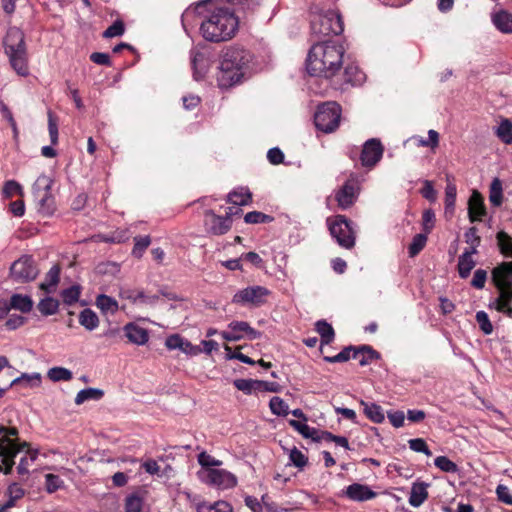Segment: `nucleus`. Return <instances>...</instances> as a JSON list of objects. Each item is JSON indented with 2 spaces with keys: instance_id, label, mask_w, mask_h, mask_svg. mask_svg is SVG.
Here are the masks:
<instances>
[{
  "instance_id": "a878e982",
  "label": "nucleus",
  "mask_w": 512,
  "mask_h": 512,
  "mask_svg": "<svg viewBox=\"0 0 512 512\" xmlns=\"http://www.w3.org/2000/svg\"><path fill=\"white\" fill-rule=\"evenodd\" d=\"M9 307L22 313H29L33 308V300L28 295L13 294L9 301Z\"/></svg>"
},
{
  "instance_id": "0eeeda50",
  "label": "nucleus",
  "mask_w": 512,
  "mask_h": 512,
  "mask_svg": "<svg viewBox=\"0 0 512 512\" xmlns=\"http://www.w3.org/2000/svg\"><path fill=\"white\" fill-rule=\"evenodd\" d=\"M312 33L319 36L339 35L344 30L342 17L337 10L315 15L311 21Z\"/></svg>"
},
{
  "instance_id": "338daca9",
  "label": "nucleus",
  "mask_w": 512,
  "mask_h": 512,
  "mask_svg": "<svg viewBox=\"0 0 512 512\" xmlns=\"http://www.w3.org/2000/svg\"><path fill=\"white\" fill-rule=\"evenodd\" d=\"M387 417L390 421V423L395 427V428H400L404 425V421H405V414L403 411H400V410H397V411H389L387 413Z\"/></svg>"
},
{
  "instance_id": "4be33fe9",
  "label": "nucleus",
  "mask_w": 512,
  "mask_h": 512,
  "mask_svg": "<svg viewBox=\"0 0 512 512\" xmlns=\"http://www.w3.org/2000/svg\"><path fill=\"white\" fill-rule=\"evenodd\" d=\"M6 495L8 500L0 505V512H8L13 508L16 502L24 497L25 490L18 483H11L6 490Z\"/></svg>"
},
{
  "instance_id": "8fccbe9b",
  "label": "nucleus",
  "mask_w": 512,
  "mask_h": 512,
  "mask_svg": "<svg viewBox=\"0 0 512 512\" xmlns=\"http://www.w3.org/2000/svg\"><path fill=\"white\" fill-rule=\"evenodd\" d=\"M134 247L132 250L133 256L136 258H141L143 253L148 248L151 243L149 236H137L134 238Z\"/></svg>"
},
{
  "instance_id": "c756f323",
  "label": "nucleus",
  "mask_w": 512,
  "mask_h": 512,
  "mask_svg": "<svg viewBox=\"0 0 512 512\" xmlns=\"http://www.w3.org/2000/svg\"><path fill=\"white\" fill-rule=\"evenodd\" d=\"M103 396L104 391L102 389L89 387L86 389H82L77 393L75 397V404L81 405L84 402L90 400L99 401L103 398Z\"/></svg>"
},
{
  "instance_id": "ea45409f",
  "label": "nucleus",
  "mask_w": 512,
  "mask_h": 512,
  "mask_svg": "<svg viewBox=\"0 0 512 512\" xmlns=\"http://www.w3.org/2000/svg\"><path fill=\"white\" fill-rule=\"evenodd\" d=\"M497 137L505 144H512V122L503 119L495 130Z\"/></svg>"
},
{
  "instance_id": "f257e3e1",
  "label": "nucleus",
  "mask_w": 512,
  "mask_h": 512,
  "mask_svg": "<svg viewBox=\"0 0 512 512\" xmlns=\"http://www.w3.org/2000/svg\"><path fill=\"white\" fill-rule=\"evenodd\" d=\"M345 47L340 39L315 43L309 50L306 69L312 76L332 78L343 66Z\"/></svg>"
},
{
  "instance_id": "58836bf2",
  "label": "nucleus",
  "mask_w": 512,
  "mask_h": 512,
  "mask_svg": "<svg viewBox=\"0 0 512 512\" xmlns=\"http://www.w3.org/2000/svg\"><path fill=\"white\" fill-rule=\"evenodd\" d=\"M252 195L248 189L240 188L228 194V202L236 206L247 205L251 201Z\"/></svg>"
},
{
  "instance_id": "c9c22d12",
  "label": "nucleus",
  "mask_w": 512,
  "mask_h": 512,
  "mask_svg": "<svg viewBox=\"0 0 512 512\" xmlns=\"http://www.w3.org/2000/svg\"><path fill=\"white\" fill-rule=\"evenodd\" d=\"M317 333L321 336L322 344H329L333 341L335 333L333 327L325 320H319L315 324Z\"/></svg>"
},
{
  "instance_id": "a19ab883",
  "label": "nucleus",
  "mask_w": 512,
  "mask_h": 512,
  "mask_svg": "<svg viewBox=\"0 0 512 512\" xmlns=\"http://www.w3.org/2000/svg\"><path fill=\"white\" fill-rule=\"evenodd\" d=\"M457 189L453 183H448L445 188V214L452 216L455 209Z\"/></svg>"
},
{
  "instance_id": "39448f33",
  "label": "nucleus",
  "mask_w": 512,
  "mask_h": 512,
  "mask_svg": "<svg viewBox=\"0 0 512 512\" xmlns=\"http://www.w3.org/2000/svg\"><path fill=\"white\" fill-rule=\"evenodd\" d=\"M3 44L13 70L20 76H27L29 68L23 32L16 27L9 28Z\"/></svg>"
},
{
  "instance_id": "72a5a7b5",
  "label": "nucleus",
  "mask_w": 512,
  "mask_h": 512,
  "mask_svg": "<svg viewBox=\"0 0 512 512\" xmlns=\"http://www.w3.org/2000/svg\"><path fill=\"white\" fill-rule=\"evenodd\" d=\"M489 201L495 207H499L503 202V188L499 178H494L490 184Z\"/></svg>"
},
{
  "instance_id": "680f3d73",
  "label": "nucleus",
  "mask_w": 512,
  "mask_h": 512,
  "mask_svg": "<svg viewBox=\"0 0 512 512\" xmlns=\"http://www.w3.org/2000/svg\"><path fill=\"white\" fill-rule=\"evenodd\" d=\"M3 194L7 198H11L14 195H21L22 196L23 195V190H22L21 185L18 182L14 181V180H9L4 185Z\"/></svg>"
},
{
  "instance_id": "f3484780",
  "label": "nucleus",
  "mask_w": 512,
  "mask_h": 512,
  "mask_svg": "<svg viewBox=\"0 0 512 512\" xmlns=\"http://www.w3.org/2000/svg\"><path fill=\"white\" fill-rule=\"evenodd\" d=\"M343 495L352 501L363 502L375 498L377 494L367 485L353 483L346 487Z\"/></svg>"
},
{
  "instance_id": "6e6552de",
  "label": "nucleus",
  "mask_w": 512,
  "mask_h": 512,
  "mask_svg": "<svg viewBox=\"0 0 512 512\" xmlns=\"http://www.w3.org/2000/svg\"><path fill=\"white\" fill-rule=\"evenodd\" d=\"M327 222L331 236L341 247L345 249L354 247L356 232L351 221L343 215H337L333 219L329 218Z\"/></svg>"
},
{
  "instance_id": "cd10ccee",
  "label": "nucleus",
  "mask_w": 512,
  "mask_h": 512,
  "mask_svg": "<svg viewBox=\"0 0 512 512\" xmlns=\"http://www.w3.org/2000/svg\"><path fill=\"white\" fill-rule=\"evenodd\" d=\"M288 423L294 430H296L306 439H312L314 441H319L321 439L318 436V430L308 426L304 421L291 419L288 421Z\"/></svg>"
},
{
  "instance_id": "37998d69",
  "label": "nucleus",
  "mask_w": 512,
  "mask_h": 512,
  "mask_svg": "<svg viewBox=\"0 0 512 512\" xmlns=\"http://www.w3.org/2000/svg\"><path fill=\"white\" fill-rule=\"evenodd\" d=\"M500 252L506 257H512V237L504 231L496 235Z\"/></svg>"
},
{
  "instance_id": "ddd939ff",
  "label": "nucleus",
  "mask_w": 512,
  "mask_h": 512,
  "mask_svg": "<svg viewBox=\"0 0 512 512\" xmlns=\"http://www.w3.org/2000/svg\"><path fill=\"white\" fill-rule=\"evenodd\" d=\"M201 479L208 485L218 489H231L237 485V478L224 469L208 468L201 474Z\"/></svg>"
},
{
  "instance_id": "423d86ee",
  "label": "nucleus",
  "mask_w": 512,
  "mask_h": 512,
  "mask_svg": "<svg viewBox=\"0 0 512 512\" xmlns=\"http://www.w3.org/2000/svg\"><path fill=\"white\" fill-rule=\"evenodd\" d=\"M492 282L499 291L496 309L504 311L512 301V261L502 262L492 270Z\"/></svg>"
},
{
  "instance_id": "1a4fd4ad",
  "label": "nucleus",
  "mask_w": 512,
  "mask_h": 512,
  "mask_svg": "<svg viewBox=\"0 0 512 512\" xmlns=\"http://www.w3.org/2000/svg\"><path fill=\"white\" fill-rule=\"evenodd\" d=\"M341 107L336 102H326L318 106L314 116L315 126L318 130L331 133L340 123Z\"/></svg>"
},
{
  "instance_id": "0e129e2a",
  "label": "nucleus",
  "mask_w": 512,
  "mask_h": 512,
  "mask_svg": "<svg viewBox=\"0 0 512 512\" xmlns=\"http://www.w3.org/2000/svg\"><path fill=\"white\" fill-rule=\"evenodd\" d=\"M487 280V272L484 269H477L474 272L471 285L476 289H483Z\"/></svg>"
},
{
  "instance_id": "f704fd0d",
  "label": "nucleus",
  "mask_w": 512,
  "mask_h": 512,
  "mask_svg": "<svg viewBox=\"0 0 512 512\" xmlns=\"http://www.w3.org/2000/svg\"><path fill=\"white\" fill-rule=\"evenodd\" d=\"M364 406L365 415L374 423H382L385 419V415L381 406L375 403L361 402Z\"/></svg>"
},
{
  "instance_id": "bf43d9fd",
  "label": "nucleus",
  "mask_w": 512,
  "mask_h": 512,
  "mask_svg": "<svg viewBox=\"0 0 512 512\" xmlns=\"http://www.w3.org/2000/svg\"><path fill=\"white\" fill-rule=\"evenodd\" d=\"M409 448L414 452L424 453L426 456H431L432 452L422 438H414L408 441Z\"/></svg>"
},
{
  "instance_id": "4c0bfd02",
  "label": "nucleus",
  "mask_w": 512,
  "mask_h": 512,
  "mask_svg": "<svg viewBox=\"0 0 512 512\" xmlns=\"http://www.w3.org/2000/svg\"><path fill=\"white\" fill-rule=\"evenodd\" d=\"M345 82L352 85L361 84L364 79V73L356 65H347L344 70Z\"/></svg>"
},
{
  "instance_id": "e2e57ef3",
  "label": "nucleus",
  "mask_w": 512,
  "mask_h": 512,
  "mask_svg": "<svg viewBox=\"0 0 512 512\" xmlns=\"http://www.w3.org/2000/svg\"><path fill=\"white\" fill-rule=\"evenodd\" d=\"M125 27L122 21L117 20L111 26H109L103 33L105 38H113L123 35Z\"/></svg>"
},
{
  "instance_id": "f03ea898",
  "label": "nucleus",
  "mask_w": 512,
  "mask_h": 512,
  "mask_svg": "<svg viewBox=\"0 0 512 512\" xmlns=\"http://www.w3.org/2000/svg\"><path fill=\"white\" fill-rule=\"evenodd\" d=\"M27 448L17 466L19 475L29 474V468L38 457V451L29 448L27 442H19L18 430L15 427L0 426V473L11 474L17 454Z\"/></svg>"
},
{
  "instance_id": "864d4df0",
  "label": "nucleus",
  "mask_w": 512,
  "mask_h": 512,
  "mask_svg": "<svg viewBox=\"0 0 512 512\" xmlns=\"http://www.w3.org/2000/svg\"><path fill=\"white\" fill-rule=\"evenodd\" d=\"M434 464H435V466L437 468H439L443 472L455 473V472L458 471V467H457L456 463L451 461L446 456H438V457H436L435 460H434Z\"/></svg>"
},
{
  "instance_id": "f8f14e48",
  "label": "nucleus",
  "mask_w": 512,
  "mask_h": 512,
  "mask_svg": "<svg viewBox=\"0 0 512 512\" xmlns=\"http://www.w3.org/2000/svg\"><path fill=\"white\" fill-rule=\"evenodd\" d=\"M270 291L263 286H250L234 294L232 302L240 305L261 306L266 302Z\"/></svg>"
},
{
  "instance_id": "13d9d810",
  "label": "nucleus",
  "mask_w": 512,
  "mask_h": 512,
  "mask_svg": "<svg viewBox=\"0 0 512 512\" xmlns=\"http://www.w3.org/2000/svg\"><path fill=\"white\" fill-rule=\"evenodd\" d=\"M476 321L484 334L489 335L493 331V326L489 320L488 314L485 311H478L476 313Z\"/></svg>"
},
{
  "instance_id": "dca6fc26",
  "label": "nucleus",
  "mask_w": 512,
  "mask_h": 512,
  "mask_svg": "<svg viewBox=\"0 0 512 512\" xmlns=\"http://www.w3.org/2000/svg\"><path fill=\"white\" fill-rule=\"evenodd\" d=\"M383 155V146L377 139H370L366 141L361 153V163L366 167L375 166Z\"/></svg>"
},
{
  "instance_id": "4468645a",
  "label": "nucleus",
  "mask_w": 512,
  "mask_h": 512,
  "mask_svg": "<svg viewBox=\"0 0 512 512\" xmlns=\"http://www.w3.org/2000/svg\"><path fill=\"white\" fill-rule=\"evenodd\" d=\"M232 212H226L225 216H219L211 210L204 213V227L207 233L212 235L226 234L232 227Z\"/></svg>"
},
{
  "instance_id": "9b49d317",
  "label": "nucleus",
  "mask_w": 512,
  "mask_h": 512,
  "mask_svg": "<svg viewBox=\"0 0 512 512\" xmlns=\"http://www.w3.org/2000/svg\"><path fill=\"white\" fill-rule=\"evenodd\" d=\"M39 268L30 255H22L10 266V278L17 283H28L37 278Z\"/></svg>"
},
{
  "instance_id": "473e14b6",
  "label": "nucleus",
  "mask_w": 512,
  "mask_h": 512,
  "mask_svg": "<svg viewBox=\"0 0 512 512\" xmlns=\"http://www.w3.org/2000/svg\"><path fill=\"white\" fill-rule=\"evenodd\" d=\"M96 306L103 313L115 314L119 309L118 302L114 298H112L108 295H105V294H101V295L97 296Z\"/></svg>"
},
{
  "instance_id": "774afa93",
  "label": "nucleus",
  "mask_w": 512,
  "mask_h": 512,
  "mask_svg": "<svg viewBox=\"0 0 512 512\" xmlns=\"http://www.w3.org/2000/svg\"><path fill=\"white\" fill-rule=\"evenodd\" d=\"M198 462L202 467H216L221 465V461L215 459L206 452H201L198 455Z\"/></svg>"
},
{
  "instance_id": "5fc2aeb1",
  "label": "nucleus",
  "mask_w": 512,
  "mask_h": 512,
  "mask_svg": "<svg viewBox=\"0 0 512 512\" xmlns=\"http://www.w3.org/2000/svg\"><path fill=\"white\" fill-rule=\"evenodd\" d=\"M289 460L299 469H303L308 463V458L296 447L289 451Z\"/></svg>"
},
{
  "instance_id": "2f4dec72",
  "label": "nucleus",
  "mask_w": 512,
  "mask_h": 512,
  "mask_svg": "<svg viewBox=\"0 0 512 512\" xmlns=\"http://www.w3.org/2000/svg\"><path fill=\"white\" fill-rule=\"evenodd\" d=\"M79 323L88 331H93L99 325V318L92 309L85 308L79 314Z\"/></svg>"
},
{
  "instance_id": "3c124183",
  "label": "nucleus",
  "mask_w": 512,
  "mask_h": 512,
  "mask_svg": "<svg viewBox=\"0 0 512 512\" xmlns=\"http://www.w3.org/2000/svg\"><path fill=\"white\" fill-rule=\"evenodd\" d=\"M80 294V287L78 285H73L67 289H64L61 293V297L65 304L72 305L78 301Z\"/></svg>"
},
{
  "instance_id": "a211bd4d",
  "label": "nucleus",
  "mask_w": 512,
  "mask_h": 512,
  "mask_svg": "<svg viewBox=\"0 0 512 512\" xmlns=\"http://www.w3.org/2000/svg\"><path fill=\"white\" fill-rule=\"evenodd\" d=\"M486 214L482 195L474 190L468 201V215L471 222L481 221Z\"/></svg>"
},
{
  "instance_id": "6ab92c4d",
  "label": "nucleus",
  "mask_w": 512,
  "mask_h": 512,
  "mask_svg": "<svg viewBox=\"0 0 512 512\" xmlns=\"http://www.w3.org/2000/svg\"><path fill=\"white\" fill-rule=\"evenodd\" d=\"M125 332V336L129 340V342L136 345H144L149 340V334L147 329L135 324L128 323L123 327Z\"/></svg>"
},
{
  "instance_id": "c85d7f7f",
  "label": "nucleus",
  "mask_w": 512,
  "mask_h": 512,
  "mask_svg": "<svg viewBox=\"0 0 512 512\" xmlns=\"http://www.w3.org/2000/svg\"><path fill=\"white\" fill-rule=\"evenodd\" d=\"M197 512H233L232 506L226 501H216L215 503L198 502L195 505Z\"/></svg>"
},
{
  "instance_id": "79ce46f5",
  "label": "nucleus",
  "mask_w": 512,
  "mask_h": 512,
  "mask_svg": "<svg viewBox=\"0 0 512 512\" xmlns=\"http://www.w3.org/2000/svg\"><path fill=\"white\" fill-rule=\"evenodd\" d=\"M412 140L417 146L430 147L435 149L439 145V133L436 130L430 129L428 131V139H424L420 136L412 137Z\"/></svg>"
},
{
  "instance_id": "9d476101",
  "label": "nucleus",
  "mask_w": 512,
  "mask_h": 512,
  "mask_svg": "<svg viewBox=\"0 0 512 512\" xmlns=\"http://www.w3.org/2000/svg\"><path fill=\"white\" fill-rule=\"evenodd\" d=\"M52 183L49 176L40 175L33 185V193L38 199V211L44 216H51L56 209L54 198L50 192Z\"/></svg>"
},
{
  "instance_id": "69168bd1",
  "label": "nucleus",
  "mask_w": 512,
  "mask_h": 512,
  "mask_svg": "<svg viewBox=\"0 0 512 512\" xmlns=\"http://www.w3.org/2000/svg\"><path fill=\"white\" fill-rule=\"evenodd\" d=\"M496 494L501 502L512 505V493L506 485H498L496 488Z\"/></svg>"
},
{
  "instance_id": "b1692460",
  "label": "nucleus",
  "mask_w": 512,
  "mask_h": 512,
  "mask_svg": "<svg viewBox=\"0 0 512 512\" xmlns=\"http://www.w3.org/2000/svg\"><path fill=\"white\" fill-rule=\"evenodd\" d=\"M379 358V353L375 351L372 347L363 345L356 349V351L352 354V359L358 361L359 365L366 366L370 364L374 359Z\"/></svg>"
},
{
  "instance_id": "20e7f679",
  "label": "nucleus",
  "mask_w": 512,
  "mask_h": 512,
  "mask_svg": "<svg viewBox=\"0 0 512 512\" xmlns=\"http://www.w3.org/2000/svg\"><path fill=\"white\" fill-rule=\"evenodd\" d=\"M250 61V54L243 48L227 49L220 64L217 81L220 87L228 88L239 83L244 76V68Z\"/></svg>"
},
{
  "instance_id": "603ef678",
  "label": "nucleus",
  "mask_w": 512,
  "mask_h": 512,
  "mask_svg": "<svg viewBox=\"0 0 512 512\" xmlns=\"http://www.w3.org/2000/svg\"><path fill=\"white\" fill-rule=\"evenodd\" d=\"M143 499L137 494H131L125 500V512H141Z\"/></svg>"
},
{
  "instance_id": "052dcab7",
  "label": "nucleus",
  "mask_w": 512,
  "mask_h": 512,
  "mask_svg": "<svg viewBox=\"0 0 512 512\" xmlns=\"http://www.w3.org/2000/svg\"><path fill=\"white\" fill-rule=\"evenodd\" d=\"M244 220L246 223H249V224H258V223L269 222L272 220V218L269 215H266L262 212L252 211V212H248L245 215Z\"/></svg>"
},
{
  "instance_id": "412c9836",
  "label": "nucleus",
  "mask_w": 512,
  "mask_h": 512,
  "mask_svg": "<svg viewBox=\"0 0 512 512\" xmlns=\"http://www.w3.org/2000/svg\"><path fill=\"white\" fill-rule=\"evenodd\" d=\"M228 329L233 330L236 335H241L242 339L256 340L261 337V332L252 328L246 321H232L228 324Z\"/></svg>"
},
{
  "instance_id": "393cba45",
  "label": "nucleus",
  "mask_w": 512,
  "mask_h": 512,
  "mask_svg": "<svg viewBox=\"0 0 512 512\" xmlns=\"http://www.w3.org/2000/svg\"><path fill=\"white\" fill-rule=\"evenodd\" d=\"M492 22L502 33H512V14L501 10L492 16Z\"/></svg>"
},
{
  "instance_id": "aec40b11",
  "label": "nucleus",
  "mask_w": 512,
  "mask_h": 512,
  "mask_svg": "<svg viewBox=\"0 0 512 512\" xmlns=\"http://www.w3.org/2000/svg\"><path fill=\"white\" fill-rule=\"evenodd\" d=\"M191 62L194 79L197 81L202 80L210 67L209 59L205 56V54L201 52H195L192 55Z\"/></svg>"
},
{
  "instance_id": "de8ad7c7",
  "label": "nucleus",
  "mask_w": 512,
  "mask_h": 512,
  "mask_svg": "<svg viewBox=\"0 0 512 512\" xmlns=\"http://www.w3.org/2000/svg\"><path fill=\"white\" fill-rule=\"evenodd\" d=\"M58 307L59 302L52 297H46L38 303V309L40 313L45 316L55 314L58 310Z\"/></svg>"
},
{
  "instance_id": "7ed1b4c3",
  "label": "nucleus",
  "mask_w": 512,
  "mask_h": 512,
  "mask_svg": "<svg viewBox=\"0 0 512 512\" xmlns=\"http://www.w3.org/2000/svg\"><path fill=\"white\" fill-rule=\"evenodd\" d=\"M239 21L234 12L225 7H215L201 22L200 32L210 42L230 40L238 30Z\"/></svg>"
},
{
  "instance_id": "bb28decb",
  "label": "nucleus",
  "mask_w": 512,
  "mask_h": 512,
  "mask_svg": "<svg viewBox=\"0 0 512 512\" xmlns=\"http://www.w3.org/2000/svg\"><path fill=\"white\" fill-rule=\"evenodd\" d=\"M42 381L40 373L34 372L31 374L23 373L19 377L15 378L10 386H22L24 388H36L39 387Z\"/></svg>"
},
{
  "instance_id": "c03bdc74",
  "label": "nucleus",
  "mask_w": 512,
  "mask_h": 512,
  "mask_svg": "<svg viewBox=\"0 0 512 512\" xmlns=\"http://www.w3.org/2000/svg\"><path fill=\"white\" fill-rule=\"evenodd\" d=\"M233 384L238 390L245 394H251L253 391L259 390L262 383L261 380L236 379Z\"/></svg>"
},
{
  "instance_id": "2eb2a0df",
  "label": "nucleus",
  "mask_w": 512,
  "mask_h": 512,
  "mask_svg": "<svg viewBox=\"0 0 512 512\" xmlns=\"http://www.w3.org/2000/svg\"><path fill=\"white\" fill-rule=\"evenodd\" d=\"M358 189V184L355 180H347L335 194L338 206L343 210L350 208L358 197Z\"/></svg>"
},
{
  "instance_id": "09e8293b",
  "label": "nucleus",
  "mask_w": 512,
  "mask_h": 512,
  "mask_svg": "<svg viewBox=\"0 0 512 512\" xmlns=\"http://www.w3.org/2000/svg\"><path fill=\"white\" fill-rule=\"evenodd\" d=\"M63 487L64 481L58 475L51 473L45 475V490L49 494H52Z\"/></svg>"
},
{
  "instance_id": "6e6d98bb",
  "label": "nucleus",
  "mask_w": 512,
  "mask_h": 512,
  "mask_svg": "<svg viewBox=\"0 0 512 512\" xmlns=\"http://www.w3.org/2000/svg\"><path fill=\"white\" fill-rule=\"evenodd\" d=\"M426 241L427 237L424 234L415 235L408 247L410 257L416 256L424 248Z\"/></svg>"
},
{
  "instance_id": "a18cd8bd",
  "label": "nucleus",
  "mask_w": 512,
  "mask_h": 512,
  "mask_svg": "<svg viewBox=\"0 0 512 512\" xmlns=\"http://www.w3.org/2000/svg\"><path fill=\"white\" fill-rule=\"evenodd\" d=\"M48 378L53 382L69 381L72 379V372L64 367H52L47 372Z\"/></svg>"
},
{
  "instance_id": "7c9ffc66",
  "label": "nucleus",
  "mask_w": 512,
  "mask_h": 512,
  "mask_svg": "<svg viewBox=\"0 0 512 512\" xmlns=\"http://www.w3.org/2000/svg\"><path fill=\"white\" fill-rule=\"evenodd\" d=\"M60 276V268L57 265H54L47 272L46 277L43 282L40 284V289L44 290L47 293H51L54 291L55 287L59 282Z\"/></svg>"
},
{
  "instance_id": "5701e85b",
  "label": "nucleus",
  "mask_w": 512,
  "mask_h": 512,
  "mask_svg": "<svg viewBox=\"0 0 512 512\" xmlns=\"http://www.w3.org/2000/svg\"><path fill=\"white\" fill-rule=\"evenodd\" d=\"M428 484L424 482L414 483L409 496V504L413 507L421 506L428 498Z\"/></svg>"
},
{
  "instance_id": "49530a36",
  "label": "nucleus",
  "mask_w": 512,
  "mask_h": 512,
  "mask_svg": "<svg viewBox=\"0 0 512 512\" xmlns=\"http://www.w3.org/2000/svg\"><path fill=\"white\" fill-rule=\"evenodd\" d=\"M269 407L271 412L277 416H287L290 413L288 404L278 396L270 399Z\"/></svg>"
},
{
  "instance_id": "e433bc0d",
  "label": "nucleus",
  "mask_w": 512,
  "mask_h": 512,
  "mask_svg": "<svg viewBox=\"0 0 512 512\" xmlns=\"http://www.w3.org/2000/svg\"><path fill=\"white\" fill-rule=\"evenodd\" d=\"M476 262L471 258L468 253H462L458 258V273L462 279L467 278L472 269L475 267Z\"/></svg>"
},
{
  "instance_id": "4d7b16f0",
  "label": "nucleus",
  "mask_w": 512,
  "mask_h": 512,
  "mask_svg": "<svg viewBox=\"0 0 512 512\" xmlns=\"http://www.w3.org/2000/svg\"><path fill=\"white\" fill-rule=\"evenodd\" d=\"M356 351L355 348L352 346L344 348L341 352H339L337 355L329 357H324V360L329 363H336V362H346L349 359H352V354Z\"/></svg>"
}]
</instances>
